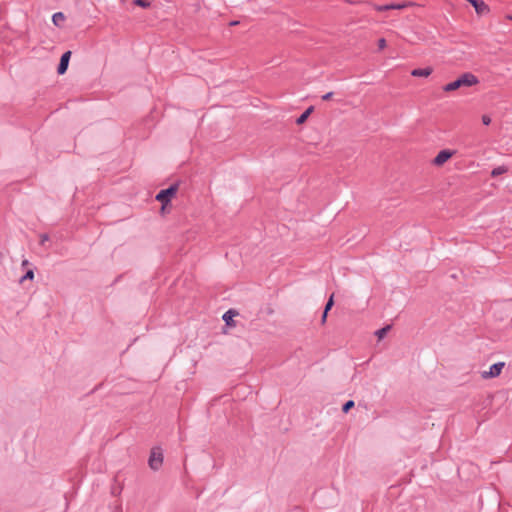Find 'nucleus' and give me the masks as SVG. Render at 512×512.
I'll return each mask as SVG.
<instances>
[{
	"label": "nucleus",
	"instance_id": "obj_18",
	"mask_svg": "<svg viewBox=\"0 0 512 512\" xmlns=\"http://www.w3.org/2000/svg\"><path fill=\"white\" fill-rule=\"evenodd\" d=\"M132 3L135 4L136 6L143 8V9L150 8L151 4H152V2H132Z\"/></svg>",
	"mask_w": 512,
	"mask_h": 512
},
{
	"label": "nucleus",
	"instance_id": "obj_1",
	"mask_svg": "<svg viewBox=\"0 0 512 512\" xmlns=\"http://www.w3.org/2000/svg\"><path fill=\"white\" fill-rule=\"evenodd\" d=\"M479 83V79L471 72H465L457 77L455 80L445 84L443 91L453 92L463 87H472Z\"/></svg>",
	"mask_w": 512,
	"mask_h": 512
},
{
	"label": "nucleus",
	"instance_id": "obj_21",
	"mask_svg": "<svg viewBox=\"0 0 512 512\" xmlns=\"http://www.w3.org/2000/svg\"><path fill=\"white\" fill-rule=\"evenodd\" d=\"M333 95H334V92L330 91V92H327L324 95H322L321 98L323 101H329L332 99Z\"/></svg>",
	"mask_w": 512,
	"mask_h": 512
},
{
	"label": "nucleus",
	"instance_id": "obj_7",
	"mask_svg": "<svg viewBox=\"0 0 512 512\" xmlns=\"http://www.w3.org/2000/svg\"><path fill=\"white\" fill-rule=\"evenodd\" d=\"M71 55H72V52L70 50L65 51L61 55L60 61L57 66V73L59 75H63L67 72Z\"/></svg>",
	"mask_w": 512,
	"mask_h": 512
},
{
	"label": "nucleus",
	"instance_id": "obj_10",
	"mask_svg": "<svg viewBox=\"0 0 512 512\" xmlns=\"http://www.w3.org/2000/svg\"><path fill=\"white\" fill-rule=\"evenodd\" d=\"M314 111V106H309L307 107L297 118H296V124L297 125H301V124H304L307 119L309 118V116L312 114V112Z\"/></svg>",
	"mask_w": 512,
	"mask_h": 512
},
{
	"label": "nucleus",
	"instance_id": "obj_27",
	"mask_svg": "<svg viewBox=\"0 0 512 512\" xmlns=\"http://www.w3.org/2000/svg\"><path fill=\"white\" fill-rule=\"evenodd\" d=\"M506 18L509 19V20H512V14H507Z\"/></svg>",
	"mask_w": 512,
	"mask_h": 512
},
{
	"label": "nucleus",
	"instance_id": "obj_4",
	"mask_svg": "<svg viewBox=\"0 0 512 512\" xmlns=\"http://www.w3.org/2000/svg\"><path fill=\"white\" fill-rule=\"evenodd\" d=\"M162 464H163L162 451L159 448H153L150 452L149 459H148L149 467L152 470L157 471L160 469Z\"/></svg>",
	"mask_w": 512,
	"mask_h": 512
},
{
	"label": "nucleus",
	"instance_id": "obj_6",
	"mask_svg": "<svg viewBox=\"0 0 512 512\" xmlns=\"http://www.w3.org/2000/svg\"><path fill=\"white\" fill-rule=\"evenodd\" d=\"M504 366H505L504 362H496V363L492 364L489 367L488 371H483L482 372V377L484 379L498 377L501 374L502 369L504 368Z\"/></svg>",
	"mask_w": 512,
	"mask_h": 512
},
{
	"label": "nucleus",
	"instance_id": "obj_25",
	"mask_svg": "<svg viewBox=\"0 0 512 512\" xmlns=\"http://www.w3.org/2000/svg\"><path fill=\"white\" fill-rule=\"evenodd\" d=\"M27 265H29V261H28V260H26V259H25V260H23V261H22V266H27Z\"/></svg>",
	"mask_w": 512,
	"mask_h": 512
},
{
	"label": "nucleus",
	"instance_id": "obj_23",
	"mask_svg": "<svg viewBox=\"0 0 512 512\" xmlns=\"http://www.w3.org/2000/svg\"><path fill=\"white\" fill-rule=\"evenodd\" d=\"M327 317H328V313H326L324 310L322 312V316H321V324H325L326 321H327Z\"/></svg>",
	"mask_w": 512,
	"mask_h": 512
},
{
	"label": "nucleus",
	"instance_id": "obj_22",
	"mask_svg": "<svg viewBox=\"0 0 512 512\" xmlns=\"http://www.w3.org/2000/svg\"><path fill=\"white\" fill-rule=\"evenodd\" d=\"M48 240H49V235L48 234L45 233V234H42L40 236V244L41 245H44L45 242L48 241Z\"/></svg>",
	"mask_w": 512,
	"mask_h": 512
},
{
	"label": "nucleus",
	"instance_id": "obj_20",
	"mask_svg": "<svg viewBox=\"0 0 512 512\" xmlns=\"http://www.w3.org/2000/svg\"><path fill=\"white\" fill-rule=\"evenodd\" d=\"M387 43L385 38H379L377 41V46L379 50H383L386 47Z\"/></svg>",
	"mask_w": 512,
	"mask_h": 512
},
{
	"label": "nucleus",
	"instance_id": "obj_8",
	"mask_svg": "<svg viewBox=\"0 0 512 512\" xmlns=\"http://www.w3.org/2000/svg\"><path fill=\"white\" fill-rule=\"evenodd\" d=\"M238 315V311L235 310V309H229L227 310L223 316H222V319L223 321L225 322L226 326H229V327H235L236 326V323L235 321L233 320V318L235 316Z\"/></svg>",
	"mask_w": 512,
	"mask_h": 512
},
{
	"label": "nucleus",
	"instance_id": "obj_15",
	"mask_svg": "<svg viewBox=\"0 0 512 512\" xmlns=\"http://www.w3.org/2000/svg\"><path fill=\"white\" fill-rule=\"evenodd\" d=\"M34 269L35 268H28L26 272L20 277L19 282L23 283L27 280H33L35 276Z\"/></svg>",
	"mask_w": 512,
	"mask_h": 512
},
{
	"label": "nucleus",
	"instance_id": "obj_2",
	"mask_svg": "<svg viewBox=\"0 0 512 512\" xmlns=\"http://www.w3.org/2000/svg\"><path fill=\"white\" fill-rule=\"evenodd\" d=\"M179 190V182L172 183L167 188L161 189L155 196V200L163 204V208L171 207V201Z\"/></svg>",
	"mask_w": 512,
	"mask_h": 512
},
{
	"label": "nucleus",
	"instance_id": "obj_24",
	"mask_svg": "<svg viewBox=\"0 0 512 512\" xmlns=\"http://www.w3.org/2000/svg\"><path fill=\"white\" fill-rule=\"evenodd\" d=\"M166 209H167V208H163V204H161L160 213H161L162 215H164V214H165V212H166Z\"/></svg>",
	"mask_w": 512,
	"mask_h": 512
},
{
	"label": "nucleus",
	"instance_id": "obj_17",
	"mask_svg": "<svg viewBox=\"0 0 512 512\" xmlns=\"http://www.w3.org/2000/svg\"><path fill=\"white\" fill-rule=\"evenodd\" d=\"M355 406V402L353 400H347L345 403H343L342 405V412L343 413H348L353 407Z\"/></svg>",
	"mask_w": 512,
	"mask_h": 512
},
{
	"label": "nucleus",
	"instance_id": "obj_16",
	"mask_svg": "<svg viewBox=\"0 0 512 512\" xmlns=\"http://www.w3.org/2000/svg\"><path fill=\"white\" fill-rule=\"evenodd\" d=\"M335 304V301H334V294H331L330 297L328 298L325 306H324V311L326 313H329V311L332 309V307L334 306Z\"/></svg>",
	"mask_w": 512,
	"mask_h": 512
},
{
	"label": "nucleus",
	"instance_id": "obj_19",
	"mask_svg": "<svg viewBox=\"0 0 512 512\" xmlns=\"http://www.w3.org/2000/svg\"><path fill=\"white\" fill-rule=\"evenodd\" d=\"M481 121H482L483 125L488 126L491 124V117L487 114H484L481 117Z\"/></svg>",
	"mask_w": 512,
	"mask_h": 512
},
{
	"label": "nucleus",
	"instance_id": "obj_3",
	"mask_svg": "<svg viewBox=\"0 0 512 512\" xmlns=\"http://www.w3.org/2000/svg\"><path fill=\"white\" fill-rule=\"evenodd\" d=\"M417 2H387L383 5H374L375 10L384 12L388 10H403L409 6L415 5Z\"/></svg>",
	"mask_w": 512,
	"mask_h": 512
},
{
	"label": "nucleus",
	"instance_id": "obj_12",
	"mask_svg": "<svg viewBox=\"0 0 512 512\" xmlns=\"http://www.w3.org/2000/svg\"><path fill=\"white\" fill-rule=\"evenodd\" d=\"M66 17L62 12H56L52 15V22L56 27H62Z\"/></svg>",
	"mask_w": 512,
	"mask_h": 512
},
{
	"label": "nucleus",
	"instance_id": "obj_5",
	"mask_svg": "<svg viewBox=\"0 0 512 512\" xmlns=\"http://www.w3.org/2000/svg\"><path fill=\"white\" fill-rule=\"evenodd\" d=\"M456 153L455 150L450 149H442L440 150L437 155L432 160L433 165L435 166H442L445 164L454 154Z\"/></svg>",
	"mask_w": 512,
	"mask_h": 512
},
{
	"label": "nucleus",
	"instance_id": "obj_13",
	"mask_svg": "<svg viewBox=\"0 0 512 512\" xmlns=\"http://www.w3.org/2000/svg\"><path fill=\"white\" fill-rule=\"evenodd\" d=\"M392 329V325L387 324L384 327L376 330L374 335L378 338V340H382L388 334V332Z\"/></svg>",
	"mask_w": 512,
	"mask_h": 512
},
{
	"label": "nucleus",
	"instance_id": "obj_26",
	"mask_svg": "<svg viewBox=\"0 0 512 512\" xmlns=\"http://www.w3.org/2000/svg\"><path fill=\"white\" fill-rule=\"evenodd\" d=\"M236 24H238V21H231V22H230V25H231V26H234V25H236Z\"/></svg>",
	"mask_w": 512,
	"mask_h": 512
},
{
	"label": "nucleus",
	"instance_id": "obj_11",
	"mask_svg": "<svg viewBox=\"0 0 512 512\" xmlns=\"http://www.w3.org/2000/svg\"><path fill=\"white\" fill-rule=\"evenodd\" d=\"M475 9L476 13L481 16L489 12V7L486 2H469Z\"/></svg>",
	"mask_w": 512,
	"mask_h": 512
},
{
	"label": "nucleus",
	"instance_id": "obj_9",
	"mask_svg": "<svg viewBox=\"0 0 512 512\" xmlns=\"http://www.w3.org/2000/svg\"><path fill=\"white\" fill-rule=\"evenodd\" d=\"M433 69L430 66L423 68H415L411 71L413 77H428L432 74Z\"/></svg>",
	"mask_w": 512,
	"mask_h": 512
},
{
	"label": "nucleus",
	"instance_id": "obj_14",
	"mask_svg": "<svg viewBox=\"0 0 512 512\" xmlns=\"http://www.w3.org/2000/svg\"><path fill=\"white\" fill-rule=\"evenodd\" d=\"M508 171V167L505 165L497 166L491 170L490 176L492 178H497L498 176L506 173Z\"/></svg>",
	"mask_w": 512,
	"mask_h": 512
}]
</instances>
